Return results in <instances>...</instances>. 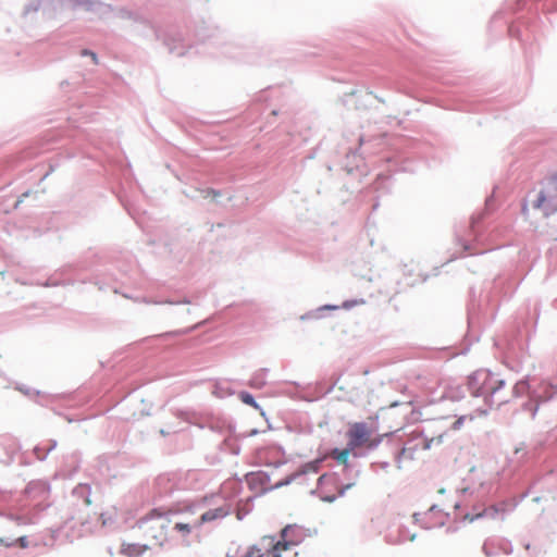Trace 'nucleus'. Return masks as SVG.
I'll return each mask as SVG.
<instances>
[{
	"mask_svg": "<svg viewBox=\"0 0 557 557\" xmlns=\"http://www.w3.org/2000/svg\"><path fill=\"white\" fill-rule=\"evenodd\" d=\"M468 388L472 395L484 397L491 406L508 401L505 381L485 369L476 370L468 377Z\"/></svg>",
	"mask_w": 557,
	"mask_h": 557,
	"instance_id": "1",
	"label": "nucleus"
},
{
	"mask_svg": "<svg viewBox=\"0 0 557 557\" xmlns=\"http://www.w3.org/2000/svg\"><path fill=\"white\" fill-rule=\"evenodd\" d=\"M171 522L169 512L152 509L137 522V528L150 546H162L168 541Z\"/></svg>",
	"mask_w": 557,
	"mask_h": 557,
	"instance_id": "2",
	"label": "nucleus"
},
{
	"mask_svg": "<svg viewBox=\"0 0 557 557\" xmlns=\"http://www.w3.org/2000/svg\"><path fill=\"white\" fill-rule=\"evenodd\" d=\"M347 444L350 448H375L381 438L375 436V430L366 422H354L346 432Z\"/></svg>",
	"mask_w": 557,
	"mask_h": 557,
	"instance_id": "3",
	"label": "nucleus"
},
{
	"mask_svg": "<svg viewBox=\"0 0 557 557\" xmlns=\"http://www.w3.org/2000/svg\"><path fill=\"white\" fill-rule=\"evenodd\" d=\"M533 208L542 211L545 216L557 212V172L546 178L533 201Z\"/></svg>",
	"mask_w": 557,
	"mask_h": 557,
	"instance_id": "4",
	"label": "nucleus"
},
{
	"mask_svg": "<svg viewBox=\"0 0 557 557\" xmlns=\"http://www.w3.org/2000/svg\"><path fill=\"white\" fill-rule=\"evenodd\" d=\"M350 484L341 486L338 479L334 474H323L318 480L317 493L324 502H334L338 496H342Z\"/></svg>",
	"mask_w": 557,
	"mask_h": 557,
	"instance_id": "5",
	"label": "nucleus"
},
{
	"mask_svg": "<svg viewBox=\"0 0 557 557\" xmlns=\"http://www.w3.org/2000/svg\"><path fill=\"white\" fill-rule=\"evenodd\" d=\"M304 537V531L299 527L286 525L282 529L280 539H276V542L298 547Z\"/></svg>",
	"mask_w": 557,
	"mask_h": 557,
	"instance_id": "6",
	"label": "nucleus"
},
{
	"mask_svg": "<svg viewBox=\"0 0 557 557\" xmlns=\"http://www.w3.org/2000/svg\"><path fill=\"white\" fill-rule=\"evenodd\" d=\"M228 513L230 509L227 507H218L214 509H210L203 512L199 519H196V524H199L201 527L203 523L225 518Z\"/></svg>",
	"mask_w": 557,
	"mask_h": 557,
	"instance_id": "7",
	"label": "nucleus"
},
{
	"mask_svg": "<svg viewBox=\"0 0 557 557\" xmlns=\"http://www.w3.org/2000/svg\"><path fill=\"white\" fill-rule=\"evenodd\" d=\"M149 544L146 542L145 544L139 543H123L121 547V553L128 557H137L140 556L149 548Z\"/></svg>",
	"mask_w": 557,
	"mask_h": 557,
	"instance_id": "8",
	"label": "nucleus"
},
{
	"mask_svg": "<svg viewBox=\"0 0 557 557\" xmlns=\"http://www.w3.org/2000/svg\"><path fill=\"white\" fill-rule=\"evenodd\" d=\"M197 528H200V525L196 524V520L193 522H176L173 527V529L181 533L183 537L189 536L193 530Z\"/></svg>",
	"mask_w": 557,
	"mask_h": 557,
	"instance_id": "9",
	"label": "nucleus"
},
{
	"mask_svg": "<svg viewBox=\"0 0 557 557\" xmlns=\"http://www.w3.org/2000/svg\"><path fill=\"white\" fill-rule=\"evenodd\" d=\"M355 450L354 448H350L348 445L344 449H333L330 454V456L335 459L341 465H347L349 459L350 451Z\"/></svg>",
	"mask_w": 557,
	"mask_h": 557,
	"instance_id": "10",
	"label": "nucleus"
},
{
	"mask_svg": "<svg viewBox=\"0 0 557 557\" xmlns=\"http://www.w3.org/2000/svg\"><path fill=\"white\" fill-rule=\"evenodd\" d=\"M320 463H321V460H314V461L306 463L301 468V473H308V472L317 473L320 468Z\"/></svg>",
	"mask_w": 557,
	"mask_h": 557,
	"instance_id": "11",
	"label": "nucleus"
},
{
	"mask_svg": "<svg viewBox=\"0 0 557 557\" xmlns=\"http://www.w3.org/2000/svg\"><path fill=\"white\" fill-rule=\"evenodd\" d=\"M239 397H240L242 401L245 403L246 405L257 407V404H256L252 395H250L249 393L244 392L239 395Z\"/></svg>",
	"mask_w": 557,
	"mask_h": 557,
	"instance_id": "12",
	"label": "nucleus"
},
{
	"mask_svg": "<svg viewBox=\"0 0 557 557\" xmlns=\"http://www.w3.org/2000/svg\"><path fill=\"white\" fill-rule=\"evenodd\" d=\"M528 388V384L524 381L518 382L513 388L516 394L523 393Z\"/></svg>",
	"mask_w": 557,
	"mask_h": 557,
	"instance_id": "13",
	"label": "nucleus"
},
{
	"mask_svg": "<svg viewBox=\"0 0 557 557\" xmlns=\"http://www.w3.org/2000/svg\"><path fill=\"white\" fill-rule=\"evenodd\" d=\"M83 54H84V55H90V57H91V59H92V61H94V63H96V64L98 63V59H97V55H96V53H95V52H92V51H88V50H84V51H83Z\"/></svg>",
	"mask_w": 557,
	"mask_h": 557,
	"instance_id": "14",
	"label": "nucleus"
},
{
	"mask_svg": "<svg viewBox=\"0 0 557 557\" xmlns=\"http://www.w3.org/2000/svg\"><path fill=\"white\" fill-rule=\"evenodd\" d=\"M250 385L252 387H262L264 385V382L262 380L255 379L253 381H251Z\"/></svg>",
	"mask_w": 557,
	"mask_h": 557,
	"instance_id": "15",
	"label": "nucleus"
},
{
	"mask_svg": "<svg viewBox=\"0 0 557 557\" xmlns=\"http://www.w3.org/2000/svg\"><path fill=\"white\" fill-rule=\"evenodd\" d=\"M463 420H465V417H461L458 420H456L453 424V429L458 430L460 428V425L462 424Z\"/></svg>",
	"mask_w": 557,
	"mask_h": 557,
	"instance_id": "16",
	"label": "nucleus"
},
{
	"mask_svg": "<svg viewBox=\"0 0 557 557\" xmlns=\"http://www.w3.org/2000/svg\"><path fill=\"white\" fill-rule=\"evenodd\" d=\"M18 542H20L21 547H26L27 546L26 537L18 539Z\"/></svg>",
	"mask_w": 557,
	"mask_h": 557,
	"instance_id": "17",
	"label": "nucleus"
}]
</instances>
